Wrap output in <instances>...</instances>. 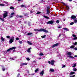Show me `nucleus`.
Listing matches in <instances>:
<instances>
[{"mask_svg":"<svg viewBox=\"0 0 77 77\" xmlns=\"http://www.w3.org/2000/svg\"><path fill=\"white\" fill-rule=\"evenodd\" d=\"M72 36H73V37H77V35H74V34H73L72 35Z\"/></svg>","mask_w":77,"mask_h":77,"instance_id":"e433bc0d","label":"nucleus"},{"mask_svg":"<svg viewBox=\"0 0 77 77\" xmlns=\"http://www.w3.org/2000/svg\"><path fill=\"white\" fill-rule=\"evenodd\" d=\"M15 51V49H14L13 50V53H14Z\"/></svg>","mask_w":77,"mask_h":77,"instance_id":"13d9d810","label":"nucleus"},{"mask_svg":"<svg viewBox=\"0 0 77 77\" xmlns=\"http://www.w3.org/2000/svg\"><path fill=\"white\" fill-rule=\"evenodd\" d=\"M73 70L74 71H77V69H76V68H74L73 69Z\"/></svg>","mask_w":77,"mask_h":77,"instance_id":"2f4dec72","label":"nucleus"},{"mask_svg":"<svg viewBox=\"0 0 77 77\" xmlns=\"http://www.w3.org/2000/svg\"><path fill=\"white\" fill-rule=\"evenodd\" d=\"M48 63H49L50 65H51V62L50 61H48Z\"/></svg>","mask_w":77,"mask_h":77,"instance_id":"de8ad7c7","label":"nucleus"},{"mask_svg":"<svg viewBox=\"0 0 77 77\" xmlns=\"http://www.w3.org/2000/svg\"><path fill=\"white\" fill-rule=\"evenodd\" d=\"M60 36H61V35L60 34V35H59V37H60Z\"/></svg>","mask_w":77,"mask_h":77,"instance_id":"338daca9","label":"nucleus"},{"mask_svg":"<svg viewBox=\"0 0 77 77\" xmlns=\"http://www.w3.org/2000/svg\"><path fill=\"white\" fill-rule=\"evenodd\" d=\"M77 44V42H75V43H73V45H76Z\"/></svg>","mask_w":77,"mask_h":77,"instance_id":"c9c22d12","label":"nucleus"},{"mask_svg":"<svg viewBox=\"0 0 77 77\" xmlns=\"http://www.w3.org/2000/svg\"><path fill=\"white\" fill-rule=\"evenodd\" d=\"M44 73V71L42 70L41 72L40 73V75H43Z\"/></svg>","mask_w":77,"mask_h":77,"instance_id":"6e6552de","label":"nucleus"},{"mask_svg":"<svg viewBox=\"0 0 77 77\" xmlns=\"http://www.w3.org/2000/svg\"><path fill=\"white\" fill-rule=\"evenodd\" d=\"M1 39L2 40V41H5V38H3V36L1 37Z\"/></svg>","mask_w":77,"mask_h":77,"instance_id":"f3484780","label":"nucleus"},{"mask_svg":"<svg viewBox=\"0 0 77 77\" xmlns=\"http://www.w3.org/2000/svg\"><path fill=\"white\" fill-rule=\"evenodd\" d=\"M74 47V45L70 47V48H73Z\"/></svg>","mask_w":77,"mask_h":77,"instance_id":"473e14b6","label":"nucleus"},{"mask_svg":"<svg viewBox=\"0 0 77 77\" xmlns=\"http://www.w3.org/2000/svg\"><path fill=\"white\" fill-rule=\"evenodd\" d=\"M4 3L6 4L5 5V4H0V6H8V2H6L5 1L4 2Z\"/></svg>","mask_w":77,"mask_h":77,"instance_id":"f03ea898","label":"nucleus"},{"mask_svg":"<svg viewBox=\"0 0 77 77\" xmlns=\"http://www.w3.org/2000/svg\"><path fill=\"white\" fill-rule=\"evenodd\" d=\"M45 36H46V35H43V36H41V37H42V39H43V38H45Z\"/></svg>","mask_w":77,"mask_h":77,"instance_id":"c85d7f7f","label":"nucleus"},{"mask_svg":"<svg viewBox=\"0 0 77 77\" xmlns=\"http://www.w3.org/2000/svg\"><path fill=\"white\" fill-rule=\"evenodd\" d=\"M59 45V43H56L55 44L53 45L52 46H51V48H54L55 47H57Z\"/></svg>","mask_w":77,"mask_h":77,"instance_id":"39448f33","label":"nucleus"},{"mask_svg":"<svg viewBox=\"0 0 77 77\" xmlns=\"http://www.w3.org/2000/svg\"><path fill=\"white\" fill-rule=\"evenodd\" d=\"M14 37H12L11 38V39L9 40V42L10 43H12L14 42Z\"/></svg>","mask_w":77,"mask_h":77,"instance_id":"20e7f679","label":"nucleus"},{"mask_svg":"<svg viewBox=\"0 0 77 77\" xmlns=\"http://www.w3.org/2000/svg\"><path fill=\"white\" fill-rule=\"evenodd\" d=\"M27 42L28 44H29V45H32L33 44H32V42L29 41H28Z\"/></svg>","mask_w":77,"mask_h":77,"instance_id":"f8f14e48","label":"nucleus"},{"mask_svg":"<svg viewBox=\"0 0 77 77\" xmlns=\"http://www.w3.org/2000/svg\"><path fill=\"white\" fill-rule=\"evenodd\" d=\"M2 71H5V68L4 67V66H2Z\"/></svg>","mask_w":77,"mask_h":77,"instance_id":"9b49d317","label":"nucleus"},{"mask_svg":"<svg viewBox=\"0 0 77 77\" xmlns=\"http://www.w3.org/2000/svg\"><path fill=\"white\" fill-rule=\"evenodd\" d=\"M18 42L19 43V44H23V42L22 41H21L20 40L18 41Z\"/></svg>","mask_w":77,"mask_h":77,"instance_id":"393cba45","label":"nucleus"},{"mask_svg":"<svg viewBox=\"0 0 77 77\" xmlns=\"http://www.w3.org/2000/svg\"><path fill=\"white\" fill-rule=\"evenodd\" d=\"M75 50H77V48H75Z\"/></svg>","mask_w":77,"mask_h":77,"instance_id":"774afa93","label":"nucleus"},{"mask_svg":"<svg viewBox=\"0 0 77 77\" xmlns=\"http://www.w3.org/2000/svg\"><path fill=\"white\" fill-rule=\"evenodd\" d=\"M23 65H27V63H23L22 64L21 66H23Z\"/></svg>","mask_w":77,"mask_h":77,"instance_id":"b1692460","label":"nucleus"},{"mask_svg":"<svg viewBox=\"0 0 77 77\" xmlns=\"http://www.w3.org/2000/svg\"><path fill=\"white\" fill-rule=\"evenodd\" d=\"M14 49H15V48H10V49H9L8 50H7V51H9L11 50H14Z\"/></svg>","mask_w":77,"mask_h":77,"instance_id":"412c9836","label":"nucleus"},{"mask_svg":"<svg viewBox=\"0 0 77 77\" xmlns=\"http://www.w3.org/2000/svg\"><path fill=\"white\" fill-rule=\"evenodd\" d=\"M75 57H77V55H75L74 56Z\"/></svg>","mask_w":77,"mask_h":77,"instance_id":"e2e57ef3","label":"nucleus"},{"mask_svg":"<svg viewBox=\"0 0 77 77\" xmlns=\"http://www.w3.org/2000/svg\"><path fill=\"white\" fill-rule=\"evenodd\" d=\"M75 75H73L72 76H69V77H75Z\"/></svg>","mask_w":77,"mask_h":77,"instance_id":"603ef678","label":"nucleus"},{"mask_svg":"<svg viewBox=\"0 0 77 77\" xmlns=\"http://www.w3.org/2000/svg\"><path fill=\"white\" fill-rule=\"evenodd\" d=\"M76 39H77V37H75L73 38L72 40H76Z\"/></svg>","mask_w":77,"mask_h":77,"instance_id":"bb28decb","label":"nucleus"},{"mask_svg":"<svg viewBox=\"0 0 77 77\" xmlns=\"http://www.w3.org/2000/svg\"><path fill=\"white\" fill-rule=\"evenodd\" d=\"M71 18H72V20H74V19H75V18H76V16L74 15H72L71 16Z\"/></svg>","mask_w":77,"mask_h":77,"instance_id":"0eeeda50","label":"nucleus"},{"mask_svg":"<svg viewBox=\"0 0 77 77\" xmlns=\"http://www.w3.org/2000/svg\"><path fill=\"white\" fill-rule=\"evenodd\" d=\"M73 24H74V22H72L70 23V25H72Z\"/></svg>","mask_w":77,"mask_h":77,"instance_id":"ea45409f","label":"nucleus"},{"mask_svg":"<svg viewBox=\"0 0 77 77\" xmlns=\"http://www.w3.org/2000/svg\"><path fill=\"white\" fill-rule=\"evenodd\" d=\"M30 12L31 13H32H32H34V12H35V11H30Z\"/></svg>","mask_w":77,"mask_h":77,"instance_id":"a19ab883","label":"nucleus"},{"mask_svg":"<svg viewBox=\"0 0 77 77\" xmlns=\"http://www.w3.org/2000/svg\"><path fill=\"white\" fill-rule=\"evenodd\" d=\"M58 28L59 29H60V28H62V27H61V26H59V27H58Z\"/></svg>","mask_w":77,"mask_h":77,"instance_id":"4d7b16f0","label":"nucleus"},{"mask_svg":"<svg viewBox=\"0 0 77 77\" xmlns=\"http://www.w3.org/2000/svg\"><path fill=\"white\" fill-rule=\"evenodd\" d=\"M14 17V16L11 15L10 16V17L11 18H12V17Z\"/></svg>","mask_w":77,"mask_h":77,"instance_id":"bf43d9fd","label":"nucleus"},{"mask_svg":"<svg viewBox=\"0 0 77 77\" xmlns=\"http://www.w3.org/2000/svg\"><path fill=\"white\" fill-rule=\"evenodd\" d=\"M76 66V63L74 64V65L72 66L73 68H75Z\"/></svg>","mask_w":77,"mask_h":77,"instance_id":"cd10ccee","label":"nucleus"},{"mask_svg":"<svg viewBox=\"0 0 77 77\" xmlns=\"http://www.w3.org/2000/svg\"><path fill=\"white\" fill-rule=\"evenodd\" d=\"M44 17L45 18H47V19H49V17H48L46 16H44Z\"/></svg>","mask_w":77,"mask_h":77,"instance_id":"aec40b11","label":"nucleus"},{"mask_svg":"<svg viewBox=\"0 0 77 77\" xmlns=\"http://www.w3.org/2000/svg\"><path fill=\"white\" fill-rule=\"evenodd\" d=\"M36 61H33V62H34V63H35V62H36Z\"/></svg>","mask_w":77,"mask_h":77,"instance_id":"0e129e2a","label":"nucleus"},{"mask_svg":"<svg viewBox=\"0 0 77 77\" xmlns=\"http://www.w3.org/2000/svg\"><path fill=\"white\" fill-rule=\"evenodd\" d=\"M19 40V38H16V40Z\"/></svg>","mask_w":77,"mask_h":77,"instance_id":"6e6d98bb","label":"nucleus"},{"mask_svg":"<svg viewBox=\"0 0 77 77\" xmlns=\"http://www.w3.org/2000/svg\"><path fill=\"white\" fill-rule=\"evenodd\" d=\"M62 3H63V4L64 5H66V4H65V3H64V2H62Z\"/></svg>","mask_w":77,"mask_h":77,"instance_id":"5fc2aeb1","label":"nucleus"},{"mask_svg":"<svg viewBox=\"0 0 77 77\" xmlns=\"http://www.w3.org/2000/svg\"><path fill=\"white\" fill-rule=\"evenodd\" d=\"M26 60H28V61H29V60H30V58H26Z\"/></svg>","mask_w":77,"mask_h":77,"instance_id":"79ce46f5","label":"nucleus"},{"mask_svg":"<svg viewBox=\"0 0 77 77\" xmlns=\"http://www.w3.org/2000/svg\"><path fill=\"white\" fill-rule=\"evenodd\" d=\"M50 10L48 9L47 10V14H49V13H50Z\"/></svg>","mask_w":77,"mask_h":77,"instance_id":"4be33fe9","label":"nucleus"},{"mask_svg":"<svg viewBox=\"0 0 77 77\" xmlns=\"http://www.w3.org/2000/svg\"><path fill=\"white\" fill-rule=\"evenodd\" d=\"M4 12H5V13L3 14V18H6V17L7 16H8V12L6 11H4Z\"/></svg>","mask_w":77,"mask_h":77,"instance_id":"7ed1b4c3","label":"nucleus"},{"mask_svg":"<svg viewBox=\"0 0 77 77\" xmlns=\"http://www.w3.org/2000/svg\"><path fill=\"white\" fill-rule=\"evenodd\" d=\"M75 74V72H71L70 73V75H73V74Z\"/></svg>","mask_w":77,"mask_h":77,"instance_id":"9d476101","label":"nucleus"},{"mask_svg":"<svg viewBox=\"0 0 77 77\" xmlns=\"http://www.w3.org/2000/svg\"><path fill=\"white\" fill-rule=\"evenodd\" d=\"M38 59H39V60H40L41 59V57L39 58Z\"/></svg>","mask_w":77,"mask_h":77,"instance_id":"052dcab7","label":"nucleus"},{"mask_svg":"<svg viewBox=\"0 0 77 77\" xmlns=\"http://www.w3.org/2000/svg\"><path fill=\"white\" fill-rule=\"evenodd\" d=\"M43 55L44 54L42 53H41L39 54V56H43Z\"/></svg>","mask_w":77,"mask_h":77,"instance_id":"c756f323","label":"nucleus"},{"mask_svg":"<svg viewBox=\"0 0 77 77\" xmlns=\"http://www.w3.org/2000/svg\"><path fill=\"white\" fill-rule=\"evenodd\" d=\"M65 66H66L65 65H63V66L62 67V68H65Z\"/></svg>","mask_w":77,"mask_h":77,"instance_id":"49530a36","label":"nucleus"},{"mask_svg":"<svg viewBox=\"0 0 77 77\" xmlns=\"http://www.w3.org/2000/svg\"><path fill=\"white\" fill-rule=\"evenodd\" d=\"M54 60H52L51 61V65H54Z\"/></svg>","mask_w":77,"mask_h":77,"instance_id":"1a4fd4ad","label":"nucleus"},{"mask_svg":"<svg viewBox=\"0 0 77 77\" xmlns=\"http://www.w3.org/2000/svg\"><path fill=\"white\" fill-rule=\"evenodd\" d=\"M69 7L68 6H66V11H68L69 10Z\"/></svg>","mask_w":77,"mask_h":77,"instance_id":"ddd939ff","label":"nucleus"},{"mask_svg":"<svg viewBox=\"0 0 77 77\" xmlns=\"http://www.w3.org/2000/svg\"><path fill=\"white\" fill-rule=\"evenodd\" d=\"M10 59H11V60H14V59H13V58H12V57H10Z\"/></svg>","mask_w":77,"mask_h":77,"instance_id":"3c124183","label":"nucleus"},{"mask_svg":"<svg viewBox=\"0 0 77 77\" xmlns=\"http://www.w3.org/2000/svg\"><path fill=\"white\" fill-rule=\"evenodd\" d=\"M21 7H24L25 8V7H26V6L24 5H21Z\"/></svg>","mask_w":77,"mask_h":77,"instance_id":"4c0bfd02","label":"nucleus"},{"mask_svg":"<svg viewBox=\"0 0 77 77\" xmlns=\"http://www.w3.org/2000/svg\"><path fill=\"white\" fill-rule=\"evenodd\" d=\"M69 2H72V0H69Z\"/></svg>","mask_w":77,"mask_h":77,"instance_id":"69168bd1","label":"nucleus"},{"mask_svg":"<svg viewBox=\"0 0 77 77\" xmlns=\"http://www.w3.org/2000/svg\"><path fill=\"white\" fill-rule=\"evenodd\" d=\"M32 33L30 32V33H28V35H32Z\"/></svg>","mask_w":77,"mask_h":77,"instance_id":"72a5a7b5","label":"nucleus"},{"mask_svg":"<svg viewBox=\"0 0 77 77\" xmlns=\"http://www.w3.org/2000/svg\"><path fill=\"white\" fill-rule=\"evenodd\" d=\"M16 48V47H13L12 48Z\"/></svg>","mask_w":77,"mask_h":77,"instance_id":"864d4df0","label":"nucleus"},{"mask_svg":"<svg viewBox=\"0 0 77 77\" xmlns=\"http://www.w3.org/2000/svg\"><path fill=\"white\" fill-rule=\"evenodd\" d=\"M10 9H14V8L13 7H10Z\"/></svg>","mask_w":77,"mask_h":77,"instance_id":"f704fd0d","label":"nucleus"},{"mask_svg":"<svg viewBox=\"0 0 77 77\" xmlns=\"http://www.w3.org/2000/svg\"><path fill=\"white\" fill-rule=\"evenodd\" d=\"M14 14H15V13H11V15H14Z\"/></svg>","mask_w":77,"mask_h":77,"instance_id":"09e8293b","label":"nucleus"},{"mask_svg":"<svg viewBox=\"0 0 77 77\" xmlns=\"http://www.w3.org/2000/svg\"><path fill=\"white\" fill-rule=\"evenodd\" d=\"M38 71V69H36L35 70V72H37V71Z\"/></svg>","mask_w":77,"mask_h":77,"instance_id":"58836bf2","label":"nucleus"},{"mask_svg":"<svg viewBox=\"0 0 77 77\" xmlns=\"http://www.w3.org/2000/svg\"><path fill=\"white\" fill-rule=\"evenodd\" d=\"M20 73H18L17 75V77H19L20 76Z\"/></svg>","mask_w":77,"mask_h":77,"instance_id":"c03bdc74","label":"nucleus"},{"mask_svg":"<svg viewBox=\"0 0 77 77\" xmlns=\"http://www.w3.org/2000/svg\"><path fill=\"white\" fill-rule=\"evenodd\" d=\"M63 29H64L65 30H66V31H69V29L66 28H63Z\"/></svg>","mask_w":77,"mask_h":77,"instance_id":"a211bd4d","label":"nucleus"},{"mask_svg":"<svg viewBox=\"0 0 77 77\" xmlns=\"http://www.w3.org/2000/svg\"><path fill=\"white\" fill-rule=\"evenodd\" d=\"M35 31H37V32H45V33H48V31L45 29H35Z\"/></svg>","mask_w":77,"mask_h":77,"instance_id":"f257e3e1","label":"nucleus"},{"mask_svg":"<svg viewBox=\"0 0 77 77\" xmlns=\"http://www.w3.org/2000/svg\"><path fill=\"white\" fill-rule=\"evenodd\" d=\"M0 20H1V21H4L5 20V19H2L1 17H0Z\"/></svg>","mask_w":77,"mask_h":77,"instance_id":"5701e85b","label":"nucleus"},{"mask_svg":"<svg viewBox=\"0 0 77 77\" xmlns=\"http://www.w3.org/2000/svg\"><path fill=\"white\" fill-rule=\"evenodd\" d=\"M74 23H77V20L76 19H74Z\"/></svg>","mask_w":77,"mask_h":77,"instance_id":"a878e982","label":"nucleus"},{"mask_svg":"<svg viewBox=\"0 0 77 77\" xmlns=\"http://www.w3.org/2000/svg\"><path fill=\"white\" fill-rule=\"evenodd\" d=\"M50 7H47V8H48V9H50Z\"/></svg>","mask_w":77,"mask_h":77,"instance_id":"680f3d73","label":"nucleus"},{"mask_svg":"<svg viewBox=\"0 0 77 77\" xmlns=\"http://www.w3.org/2000/svg\"><path fill=\"white\" fill-rule=\"evenodd\" d=\"M41 13V12H38L36 14H40Z\"/></svg>","mask_w":77,"mask_h":77,"instance_id":"a18cd8bd","label":"nucleus"},{"mask_svg":"<svg viewBox=\"0 0 77 77\" xmlns=\"http://www.w3.org/2000/svg\"><path fill=\"white\" fill-rule=\"evenodd\" d=\"M32 49L31 48H28L27 50V52L28 53H30V49Z\"/></svg>","mask_w":77,"mask_h":77,"instance_id":"dca6fc26","label":"nucleus"},{"mask_svg":"<svg viewBox=\"0 0 77 77\" xmlns=\"http://www.w3.org/2000/svg\"><path fill=\"white\" fill-rule=\"evenodd\" d=\"M6 38H8V39H9V38H10V36L8 35V36H6Z\"/></svg>","mask_w":77,"mask_h":77,"instance_id":"37998d69","label":"nucleus"},{"mask_svg":"<svg viewBox=\"0 0 77 77\" xmlns=\"http://www.w3.org/2000/svg\"><path fill=\"white\" fill-rule=\"evenodd\" d=\"M56 23H57V24H59V21L58 20H57L56 21Z\"/></svg>","mask_w":77,"mask_h":77,"instance_id":"7c9ffc66","label":"nucleus"},{"mask_svg":"<svg viewBox=\"0 0 77 77\" xmlns=\"http://www.w3.org/2000/svg\"><path fill=\"white\" fill-rule=\"evenodd\" d=\"M68 57L70 58H72V59H74V57H72L71 56H68Z\"/></svg>","mask_w":77,"mask_h":77,"instance_id":"2eb2a0df","label":"nucleus"},{"mask_svg":"<svg viewBox=\"0 0 77 77\" xmlns=\"http://www.w3.org/2000/svg\"><path fill=\"white\" fill-rule=\"evenodd\" d=\"M50 71L51 72H54V70L53 69H51Z\"/></svg>","mask_w":77,"mask_h":77,"instance_id":"6ab92c4d","label":"nucleus"},{"mask_svg":"<svg viewBox=\"0 0 77 77\" xmlns=\"http://www.w3.org/2000/svg\"><path fill=\"white\" fill-rule=\"evenodd\" d=\"M54 23V21L51 20L50 21H49L47 22V24H53V23Z\"/></svg>","mask_w":77,"mask_h":77,"instance_id":"423d86ee","label":"nucleus"},{"mask_svg":"<svg viewBox=\"0 0 77 77\" xmlns=\"http://www.w3.org/2000/svg\"><path fill=\"white\" fill-rule=\"evenodd\" d=\"M17 17H20V18H22V17H23V16H17Z\"/></svg>","mask_w":77,"mask_h":77,"instance_id":"8fccbe9b","label":"nucleus"},{"mask_svg":"<svg viewBox=\"0 0 77 77\" xmlns=\"http://www.w3.org/2000/svg\"><path fill=\"white\" fill-rule=\"evenodd\" d=\"M67 54L69 56H71L72 54H71V52H68L67 53Z\"/></svg>","mask_w":77,"mask_h":77,"instance_id":"4468645a","label":"nucleus"}]
</instances>
